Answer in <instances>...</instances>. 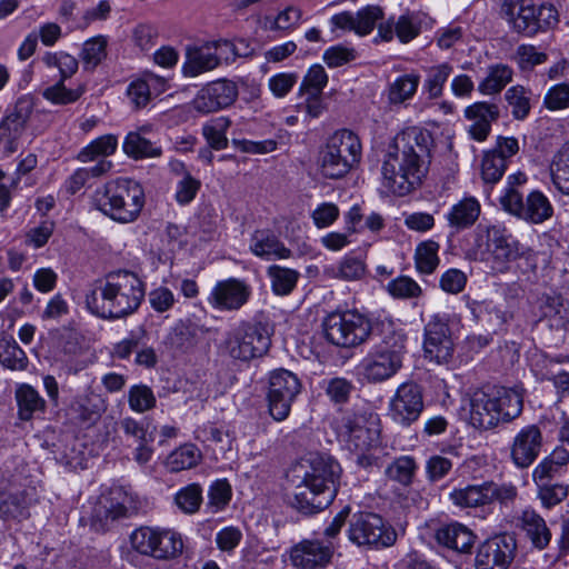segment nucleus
<instances>
[{
    "mask_svg": "<svg viewBox=\"0 0 569 569\" xmlns=\"http://www.w3.org/2000/svg\"><path fill=\"white\" fill-rule=\"evenodd\" d=\"M432 143L430 132L419 127L398 133L382 164L383 186L397 196H406L417 189L428 172Z\"/></svg>",
    "mask_w": 569,
    "mask_h": 569,
    "instance_id": "1",
    "label": "nucleus"
},
{
    "mask_svg": "<svg viewBox=\"0 0 569 569\" xmlns=\"http://www.w3.org/2000/svg\"><path fill=\"white\" fill-rule=\"evenodd\" d=\"M143 298L141 279L134 272L118 270L93 283L86 295V305L98 318L118 320L134 313Z\"/></svg>",
    "mask_w": 569,
    "mask_h": 569,
    "instance_id": "2",
    "label": "nucleus"
},
{
    "mask_svg": "<svg viewBox=\"0 0 569 569\" xmlns=\"http://www.w3.org/2000/svg\"><path fill=\"white\" fill-rule=\"evenodd\" d=\"M340 476L341 467L331 456L310 457L301 481L295 487L291 506L306 516L326 509L337 495Z\"/></svg>",
    "mask_w": 569,
    "mask_h": 569,
    "instance_id": "3",
    "label": "nucleus"
},
{
    "mask_svg": "<svg viewBox=\"0 0 569 569\" xmlns=\"http://www.w3.org/2000/svg\"><path fill=\"white\" fill-rule=\"evenodd\" d=\"M370 351L360 362L363 377L369 382H382L393 377L402 367V359L406 352V335L396 329L392 321H380Z\"/></svg>",
    "mask_w": 569,
    "mask_h": 569,
    "instance_id": "4",
    "label": "nucleus"
},
{
    "mask_svg": "<svg viewBox=\"0 0 569 569\" xmlns=\"http://www.w3.org/2000/svg\"><path fill=\"white\" fill-rule=\"evenodd\" d=\"M142 186L129 178H118L98 188L93 194L96 208L120 223L137 220L144 206Z\"/></svg>",
    "mask_w": 569,
    "mask_h": 569,
    "instance_id": "5",
    "label": "nucleus"
},
{
    "mask_svg": "<svg viewBox=\"0 0 569 569\" xmlns=\"http://www.w3.org/2000/svg\"><path fill=\"white\" fill-rule=\"evenodd\" d=\"M272 332L268 322L241 321L226 332L220 348L233 362L249 363L268 353Z\"/></svg>",
    "mask_w": 569,
    "mask_h": 569,
    "instance_id": "6",
    "label": "nucleus"
},
{
    "mask_svg": "<svg viewBox=\"0 0 569 569\" xmlns=\"http://www.w3.org/2000/svg\"><path fill=\"white\" fill-rule=\"evenodd\" d=\"M475 260L491 264L497 272H505L510 262L521 253L519 242L501 226L478 224L475 232V246L470 250Z\"/></svg>",
    "mask_w": 569,
    "mask_h": 569,
    "instance_id": "7",
    "label": "nucleus"
},
{
    "mask_svg": "<svg viewBox=\"0 0 569 569\" xmlns=\"http://www.w3.org/2000/svg\"><path fill=\"white\" fill-rule=\"evenodd\" d=\"M327 341L340 348H355L373 337L377 325L357 310H336L322 321Z\"/></svg>",
    "mask_w": 569,
    "mask_h": 569,
    "instance_id": "8",
    "label": "nucleus"
},
{
    "mask_svg": "<svg viewBox=\"0 0 569 569\" xmlns=\"http://www.w3.org/2000/svg\"><path fill=\"white\" fill-rule=\"evenodd\" d=\"M349 540L359 546L381 549L392 546L397 532L380 515L368 511L353 513L349 519Z\"/></svg>",
    "mask_w": 569,
    "mask_h": 569,
    "instance_id": "9",
    "label": "nucleus"
},
{
    "mask_svg": "<svg viewBox=\"0 0 569 569\" xmlns=\"http://www.w3.org/2000/svg\"><path fill=\"white\" fill-rule=\"evenodd\" d=\"M132 548L142 556L157 560L174 559L182 553L181 536L170 529L140 527L130 536Z\"/></svg>",
    "mask_w": 569,
    "mask_h": 569,
    "instance_id": "10",
    "label": "nucleus"
},
{
    "mask_svg": "<svg viewBox=\"0 0 569 569\" xmlns=\"http://www.w3.org/2000/svg\"><path fill=\"white\" fill-rule=\"evenodd\" d=\"M300 389V380L293 372L282 368L270 372L268 402L269 412L274 420L282 421L289 416Z\"/></svg>",
    "mask_w": 569,
    "mask_h": 569,
    "instance_id": "11",
    "label": "nucleus"
},
{
    "mask_svg": "<svg viewBox=\"0 0 569 569\" xmlns=\"http://www.w3.org/2000/svg\"><path fill=\"white\" fill-rule=\"evenodd\" d=\"M423 408L421 386L413 381H407L397 388L390 399L388 415L396 423L409 427L419 419Z\"/></svg>",
    "mask_w": 569,
    "mask_h": 569,
    "instance_id": "12",
    "label": "nucleus"
},
{
    "mask_svg": "<svg viewBox=\"0 0 569 569\" xmlns=\"http://www.w3.org/2000/svg\"><path fill=\"white\" fill-rule=\"evenodd\" d=\"M517 555L513 533H501L483 541L475 558L476 569H509Z\"/></svg>",
    "mask_w": 569,
    "mask_h": 569,
    "instance_id": "13",
    "label": "nucleus"
},
{
    "mask_svg": "<svg viewBox=\"0 0 569 569\" xmlns=\"http://www.w3.org/2000/svg\"><path fill=\"white\" fill-rule=\"evenodd\" d=\"M503 209L511 214L532 223H541L552 216V206L548 198L540 191L528 194L526 202L522 196L510 189L501 199Z\"/></svg>",
    "mask_w": 569,
    "mask_h": 569,
    "instance_id": "14",
    "label": "nucleus"
},
{
    "mask_svg": "<svg viewBox=\"0 0 569 569\" xmlns=\"http://www.w3.org/2000/svg\"><path fill=\"white\" fill-rule=\"evenodd\" d=\"M338 433L348 448L353 451L365 452L378 442L379 430L373 420H368L365 415L347 413L342 417L338 427Z\"/></svg>",
    "mask_w": 569,
    "mask_h": 569,
    "instance_id": "15",
    "label": "nucleus"
},
{
    "mask_svg": "<svg viewBox=\"0 0 569 569\" xmlns=\"http://www.w3.org/2000/svg\"><path fill=\"white\" fill-rule=\"evenodd\" d=\"M239 94L236 82L228 79H218L203 86L194 99L192 106L196 111L211 113L226 109L234 103Z\"/></svg>",
    "mask_w": 569,
    "mask_h": 569,
    "instance_id": "16",
    "label": "nucleus"
},
{
    "mask_svg": "<svg viewBox=\"0 0 569 569\" xmlns=\"http://www.w3.org/2000/svg\"><path fill=\"white\" fill-rule=\"evenodd\" d=\"M423 349L426 356L438 363L448 362L452 358L453 342L445 316L435 315L427 323Z\"/></svg>",
    "mask_w": 569,
    "mask_h": 569,
    "instance_id": "17",
    "label": "nucleus"
},
{
    "mask_svg": "<svg viewBox=\"0 0 569 569\" xmlns=\"http://www.w3.org/2000/svg\"><path fill=\"white\" fill-rule=\"evenodd\" d=\"M251 288L243 280L229 278L218 281L212 288L208 303L221 311H237L250 299Z\"/></svg>",
    "mask_w": 569,
    "mask_h": 569,
    "instance_id": "18",
    "label": "nucleus"
},
{
    "mask_svg": "<svg viewBox=\"0 0 569 569\" xmlns=\"http://www.w3.org/2000/svg\"><path fill=\"white\" fill-rule=\"evenodd\" d=\"M32 111V100L21 97L0 121V143L10 152L16 151L17 141L24 132Z\"/></svg>",
    "mask_w": 569,
    "mask_h": 569,
    "instance_id": "19",
    "label": "nucleus"
},
{
    "mask_svg": "<svg viewBox=\"0 0 569 569\" xmlns=\"http://www.w3.org/2000/svg\"><path fill=\"white\" fill-rule=\"evenodd\" d=\"M130 498L121 490H112L99 500L92 516V526L98 531H107L119 519L129 517Z\"/></svg>",
    "mask_w": 569,
    "mask_h": 569,
    "instance_id": "20",
    "label": "nucleus"
},
{
    "mask_svg": "<svg viewBox=\"0 0 569 569\" xmlns=\"http://www.w3.org/2000/svg\"><path fill=\"white\" fill-rule=\"evenodd\" d=\"M542 447V433L536 425L522 428L513 438L511 459L518 468H528L538 458Z\"/></svg>",
    "mask_w": 569,
    "mask_h": 569,
    "instance_id": "21",
    "label": "nucleus"
},
{
    "mask_svg": "<svg viewBox=\"0 0 569 569\" xmlns=\"http://www.w3.org/2000/svg\"><path fill=\"white\" fill-rule=\"evenodd\" d=\"M535 3L531 0H502L500 16L510 29L526 37H533Z\"/></svg>",
    "mask_w": 569,
    "mask_h": 569,
    "instance_id": "22",
    "label": "nucleus"
},
{
    "mask_svg": "<svg viewBox=\"0 0 569 569\" xmlns=\"http://www.w3.org/2000/svg\"><path fill=\"white\" fill-rule=\"evenodd\" d=\"M465 117L471 122L468 132L473 140L485 141L491 131V124L500 117L499 107L487 101H478L465 109Z\"/></svg>",
    "mask_w": 569,
    "mask_h": 569,
    "instance_id": "23",
    "label": "nucleus"
},
{
    "mask_svg": "<svg viewBox=\"0 0 569 569\" xmlns=\"http://www.w3.org/2000/svg\"><path fill=\"white\" fill-rule=\"evenodd\" d=\"M34 501L32 490L0 491V520L20 523L29 519Z\"/></svg>",
    "mask_w": 569,
    "mask_h": 569,
    "instance_id": "24",
    "label": "nucleus"
},
{
    "mask_svg": "<svg viewBox=\"0 0 569 569\" xmlns=\"http://www.w3.org/2000/svg\"><path fill=\"white\" fill-rule=\"evenodd\" d=\"M332 557V550L317 540H303L290 551L291 563L299 569L325 567Z\"/></svg>",
    "mask_w": 569,
    "mask_h": 569,
    "instance_id": "25",
    "label": "nucleus"
},
{
    "mask_svg": "<svg viewBox=\"0 0 569 569\" xmlns=\"http://www.w3.org/2000/svg\"><path fill=\"white\" fill-rule=\"evenodd\" d=\"M488 391L499 413L500 422H510L518 418L523 409V389L521 387H488Z\"/></svg>",
    "mask_w": 569,
    "mask_h": 569,
    "instance_id": "26",
    "label": "nucleus"
},
{
    "mask_svg": "<svg viewBox=\"0 0 569 569\" xmlns=\"http://www.w3.org/2000/svg\"><path fill=\"white\" fill-rule=\"evenodd\" d=\"M516 526L538 550H543L551 540V531L546 520L532 508L523 509L516 517Z\"/></svg>",
    "mask_w": 569,
    "mask_h": 569,
    "instance_id": "27",
    "label": "nucleus"
},
{
    "mask_svg": "<svg viewBox=\"0 0 569 569\" xmlns=\"http://www.w3.org/2000/svg\"><path fill=\"white\" fill-rule=\"evenodd\" d=\"M470 422L473 427L488 430L499 425V413L488 388L476 390L470 397Z\"/></svg>",
    "mask_w": 569,
    "mask_h": 569,
    "instance_id": "28",
    "label": "nucleus"
},
{
    "mask_svg": "<svg viewBox=\"0 0 569 569\" xmlns=\"http://www.w3.org/2000/svg\"><path fill=\"white\" fill-rule=\"evenodd\" d=\"M420 16L411 12L400 16L396 21L390 19L385 23H380L378 27V36L383 41H390L393 34H396L402 43H407L420 33Z\"/></svg>",
    "mask_w": 569,
    "mask_h": 569,
    "instance_id": "29",
    "label": "nucleus"
},
{
    "mask_svg": "<svg viewBox=\"0 0 569 569\" xmlns=\"http://www.w3.org/2000/svg\"><path fill=\"white\" fill-rule=\"evenodd\" d=\"M151 131V126H142L136 131H130L122 144L124 153L136 160L160 157L161 147L148 137Z\"/></svg>",
    "mask_w": 569,
    "mask_h": 569,
    "instance_id": "30",
    "label": "nucleus"
},
{
    "mask_svg": "<svg viewBox=\"0 0 569 569\" xmlns=\"http://www.w3.org/2000/svg\"><path fill=\"white\" fill-rule=\"evenodd\" d=\"M250 250L266 260L288 259L292 256L283 242L269 229L256 230L250 239Z\"/></svg>",
    "mask_w": 569,
    "mask_h": 569,
    "instance_id": "31",
    "label": "nucleus"
},
{
    "mask_svg": "<svg viewBox=\"0 0 569 569\" xmlns=\"http://www.w3.org/2000/svg\"><path fill=\"white\" fill-rule=\"evenodd\" d=\"M326 143L347 160L349 171L360 162L362 146L359 137L353 131L348 129L338 130L329 137Z\"/></svg>",
    "mask_w": 569,
    "mask_h": 569,
    "instance_id": "32",
    "label": "nucleus"
},
{
    "mask_svg": "<svg viewBox=\"0 0 569 569\" xmlns=\"http://www.w3.org/2000/svg\"><path fill=\"white\" fill-rule=\"evenodd\" d=\"M201 332V327L190 318L181 319L169 331L166 343L176 351L187 352L197 345Z\"/></svg>",
    "mask_w": 569,
    "mask_h": 569,
    "instance_id": "33",
    "label": "nucleus"
},
{
    "mask_svg": "<svg viewBox=\"0 0 569 569\" xmlns=\"http://www.w3.org/2000/svg\"><path fill=\"white\" fill-rule=\"evenodd\" d=\"M475 535L466 526L455 522L437 530L436 539L439 543L461 553L471 550Z\"/></svg>",
    "mask_w": 569,
    "mask_h": 569,
    "instance_id": "34",
    "label": "nucleus"
},
{
    "mask_svg": "<svg viewBox=\"0 0 569 569\" xmlns=\"http://www.w3.org/2000/svg\"><path fill=\"white\" fill-rule=\"evenodd\" d=\"M219 64L220 58L211 51V47L208 43L200 48H188L182 71L187 77H197L216 69Z\"/></svg>",
    "mask_w": 569,
    "mask_h": 569,
    "instance_id": "35",
    "label": "nucleus"
},
{
    "mask_svg": "<svg viewBox=\"0 0 569 569\" xmlns=\"http://www.w3.org/2000/svg\"><path fill=\"white\" fill-rule=\"evenodd\" d=\"M18 416L21 420H31L46 410V401L30 385H21L16 390Z\"/></svg>",
    "mask_w": 569,
    "mask_h": 569,
    "instance_id": "36",
    "label": "nucleus"
},
{
    "mask_svg": "<svg viewBox=\"0 0 569 569\" xmlns=\"http://www.w3.org/2000/svg\"><path fill=\"white\" fill-rule=\"evenodd\" d=\"M480 214V203L476 198L468 197L452 206L447 213V220L451 228L462 230L471 227Z\"/></svg>",
    "mask_w": 569,
    "mask_h": 569,
    "instance_id": "37",
    "label": "nucleus"
},
{
    "mask_svg": "<svg viewBox=\"0 0 569 569\" xmlns=\"http://www.w3.org/2000/svg\"><path fill=\"white\" fill-rule=\"evenodd\" d=\"M29 360L13 337L0 335V365L10 370H26Z\"/></svg>",
    "mask_w": 569,
    "mask_h": 569,
    "instance_id": "38",
    "label": "nucleus"
},
{
    "mask_svg": "<svg viewBox=\"0 0 569 569\" xmlns=\"http://www.w3.org/2000/svg\"><path fill=\"white\" fill-rule=\"evenodd\" d=\"M418 470V463L411 456H400L395 458L385 470L386 477L403 487H409L413 482Z\"/></svg>",
    "mask_w": 569,
    "mask_h": 569,
    "instance_id": "39",
    "label": "nucleus"
},
{
    "mask_svg": "<svg viewBox=\"0 0 569 569\" xmlns=\"http://www.w3.org/2000/svg\"><path fill=\"white\" fill-rule=\"evenodd\" d=\"M271 289L277 296L290 295L297 286L300 273L291 268L272 264L267 269Z\"/></svg>",
    "mask_w": 569,
    "mask_h": 569,
    "instance_id": "40",
    "label": "nucleus"
},
{
    "mask_svg": "<svg viewBox=\"0 0 569 569\" xmlns=\"http://www.w3.org/2000/svg\"><path fill=\"white\" fill-rule=\"evenodd\" d=\"M318 164L321 174L328 179H340L350 172L347 168V160L327 143L319 151Z\"/></svg>",
    "mask_w": 569,
    "mask_h": 569,
    "instance_id": "41",
    "label": "nucleus"
},
{
    "mask_svg": "<svg viewBox=\"0 0 569 569\" xmlns=\"http://www.w3.org/2000/svg\"><path fill=\"white\" fill-rule=\"evenodd\" d=\"M512 70L507 64H493L488 68L487 77L479 83L478 90L482 94L499 93L511 80Z\"/></svg>",
    "mask_w": 569,
    "mask_h": 569,
    "instance_id": "42",
    "label": "nucleus"
},
{
    "mask_svg": "<svg viewBox=\"0 0 569 569\" xmlns=\"http://www.w3.org/2000/svg\"><path fill=\"white\" fill-rule=\"evenodd\" d=\"M200 450L191 443L183 445L172 451L167 458V467L171 472L196 467L201 460Z\"/></svg>",
    "mask_w": 569,
    "mask_h": 569,
    "instance_id": "43",
    "label": "nucleus"
},
{
    "mask_svg": "<svg viewBox=\"0 0 569 569\" xmlns=\"http://www.w3.org/2000/svg\"><path fill=\"white\" fill-rule=\"evenodd\" d=\"M486 482L481 485L468 486L463 489H456L450 493L455 505L462 508H473L489 503Z\"/></svg>",
    "mask_w": 569,
    "mask_h": 569,
    "instance_id": "44",
    "label": "nucleus"
},
{
    "mask_svg": "<svg viewBox=\"0 0 569 569\" xmlns=\"http://www.w3.org/2000/svg\"><path fill=\"white\" fill-rule=\"evenodd\" d=\"M420 82L419 74L407 73L397 78L390 86L388 91L389 101L393 104L402 103L411 99L417 92Z\"/></svg>",
    "mask_w": 569,
    "mask_h": 569,
    "instance_id": "45",
    "label": "nucleus"
},
{
    "mask_svg": "<svg viewBox=\"0 0 569 569\" xmlns=\"http://www.w3.org/2000/svg\"><path fill=\"white\" fill-rule=\"evenodd\" d=\"M439 243L433 240L420 242L415 252L416 268L420 273L430 274L439 264Z\"/></svg>",
    "mask_w": 569,
    "mask_h": 569,
    "instance_id": "46",
    "label": "nucleus"
},
{
    "mask_svg": "<svg viewBox=\"0 0 569 569\" xmlns=\"http://www.w3.org/2000/svg\"><path fill=\"white\" fill-rule=\"evenodd\" d=\"M469 309L475 318L483 321H488L491 325V329L497 331L501 329L508 321L509 316L503 310L497 308L491 302L487 301H472L469 303Z\"/></svg>",
    "mask_w": 569,
    "mask_h": 569,
    "instance_id": "47",
    "label": "nucleus"
},
{
    "mask_svg": "<svg viewBox=\"0 0 569 569\" xmlns=\"http://www.w3.org/2000/svg\"><path fill=\"white\" fill-rule=\"evenodd\" d=\"M117 144L118 140L116 136H102L83 148L79 152L78 159L82 162L94 161L98 158L106 159L116 151Z\"/></svg>",
    "mask_w": 569,
    "mask_h": 569,
    "instance_id": "48",
    "label": "nucleus"
},
{
    "mask_svg": "<svg viewBox=\"0 0 569 569\" xmlns=\"http://www.w3.org/2000/svg\"><path fill=\"white\" fill-rule=\"evenodd\" d=\"M231 121L229 118L219 117L204 124L202 133L210 148L216 150H222L228 146V139L226 132L230 127Z\"/></svg>",
    "mask_w": 569,
    "mask_h": 569,
    "instance_id": "49",
    "label": "nucleus"
},
{
    "mask_svg": "<svg viewBox=\"0 0 569 569\" xmlns=\"http://www.w3.org/2000/svg\"><path fill=\"white\" fill-rule=\"evenodd\" d=\"M452 72V66L448 62L430 67L425 80V89L430 98H439L442 94L443 86Z\"/></svg>",
    "mask_w": 569,
    "mask_h": 569,
    "instance_id": "50",
    "label": "nucleus"
},
{
    "mask_svg": "<svg viewBox=\"0 0 569 569\" xmlns=\"http://www.w3.org/2000/svg\"><path fill=\"white\" fill-rule=\"evenodd\" d=\"M106 48L107 39L102 36L86 41L81 51L84 69H94L106 58Z\"/></svg>",
    "mask_w": 569,
    "mask_h": 569,
    "instance_id": "51",
    "label": "nucleus"
},
{
    "mask_svg": "<svg viewBox=\"0 0 569 569\" xmlns=\"http://www.w3.org/2000/svg\"><path fill=\"white\" fill-rule=\"evenodd\" d=\"M128 402L131 410L142 413L156 407V397L146 385H134L129 389Z\"/></svg>",
    "mask_w": 569,
    "mask_h": 569,
    "instance_id": "52",
    "label": "nucleus"
},
{
    "mask_svg": "<svg viewBox=\"0 0 569 569\" xmlns=\"http://www.w3.org/2000/svg\"><path fill=\"white\" fill-rule=\"evenodd\" d=\"M174 501L182 512L194 513L202 502V489L198 483L188 485L176 493Z\"/></svg>",
    "mask_w": 569,
    "mask_h": 569,
    "instance_id": "53",
    "label": "nucleus"
},
{
    "mask_svg": "<svg viewBox=\"0 0 569 569\" xmlns=\"http://www.w3.org/2000/svg\"><path fill=\"white\" fill-rule=\"evenodd\" d=\"M505 98L511 107V113L515 119L523 120L530 112V99L526 89L522 86H515L509 88Z\"/></svg>",
    "mask_w": 569,
    "mask_h": 569,
    "instance_id": "54",
    "label": "nucleus"
},
{
    "mask_svg": "<svg viewBox=\"0 0 569 569\" xmlns=\"http://www.w3.org/2000/svg\"><path fill=\"white\" fill-rule=\"evenodd\" d=\"M540 310L542 317L556 319V327H563L568 322L569 312L560 296H545L541 300Z\"/></svg>",
    "mask_w": 569,
    "mask_h": 569,
    "instance_id": "55",
    "label": "nucleus"
},
{
    "mask_svg": "<svg viewBox=\"0 0 569 569\" xmlns=\"http://www.w3.org/2000/svg\"><path fill=\"white\" fill-rule=\"evenodd\" d=\"M231 499V487L226 479L216 480L209 488L207 507L211 512L222 510Z\"/></svg>",
    "mask_w": 569,
    "mask_h": 569,
    "instance_id": "56",
    "label": "nucleus"
},
{
    "mask_svg": "<svg viewBox=\"0 0 569 569\" xmlns=\"http://www.w3.org/2000/svg\"><path fill=\"white\" fill-rule=\"evenodd\" d=\"M507 169V162L497 153L487 151L481 163L482 179L487 183H496L503 176Z\"/></svg>",
    "mask_w": 569,
    "mask_h": 569,
    "instance_id": "57",
    "label": "nucleus"
},
{
    "mask_svg": "<svg viewBox=\"0 0 569 569\" xmlns=\"http://www.w3.org/2000/svg\"><path fill=\"white\" fill-rule=\"evenodd\" d=\"M538 487V497L543 507L550 509L560 503L568 496L569 487L558 482H540Z\"/></svg>",
    "mask_w": 569,
    "mask_h": 569,
    "instance_id": "58",
    "label": "nucleus"
},
{
    "mask_svg": "<svg viewBox=\"0 0 569 569\" xmlns=\"http://www.w3.org/2000/svg\"><path fill=\"white\" fill-rule=\"evenodd\" d=\"M387 289L392 297L399 299L418 298L422 293L420 286L407 276L393 279L388 283Z\"/></svg>",
    "mask_w": 569,
    "mask_h": 569,
    "instance_id": "59",
    "label": "nucleus"
},
{
    "mask_svg": "<svg viewBox=\"0 0 569 569\" xmlns=\"http://www.w3.org/2000/svg\"><path fill=\"white\" fill-rule=\"evenodd\" d=\"M328 76L320 64H313L308 70L300 86V93H321L327 86Z\"/></svg>",
    "mask_w": 569,
    "mask_h": 569,
    "instance_id": "60",
    "label": "nucleus"
},
{
    "mask_svg": "<svg viewBox=\"0 0 569 569\" xmlns=\"http://www.w3.org/2000/svg\"><path fill=\"white\" fill-rule=\"evenodd\" d=\"M366 271L365 262L353 256H346L337 269H332L333 276L343 280L360 279Z\"/></svg>",
    "mask_w": 569,
    "mask_h": 569,
    "instance_id": "61",
    "label": "nucleus"
},
{
    "mask_svg": "<svg viewBox=\"0 0 569 569\" xmlns=\"http://www.w3.org/2000/svg\"><path fill=\"white\" fill-rule=\"evenodd\" d=\"M548 56L537 51L532 44H521L516 50V61L521 70H531L536 66L545 63Z\"/></svg>",
    "mask_w": 569,
    "mask_h": 569,
    "instance_id": "62",
    "label": "nucleus"
},
{
    "mask_svg": "<svg viewBox=\"0 0 569 569\" xmlns=\"http://www.w3.org/2000/svg\"><path fill=\"white\" fill-rule=\"evenodd\" d=\"M551 177L557 189L569 194V159L557 152L551 164Z\"/></svg>",
    "mask_w": 569,
    "mask_h": 569,
    "instance_id": "63",
    "label": "nucleus"
},
{
    "mask_svg": "<svg viewBox=\"0 0 569 569\" xmlns=\"http://www.w3.org/2000/svg\"><path fill=\"white\" fill-rule=\"evenodd\" d=\"M382 17V11L379 7L370 6L360 10L355 14L356 23L355 31L360 36L369 34L376 22Z\"/></svg>",
    "mask_w": 569,
    "mask_h": 569,
    "instance_id": "64",
    "label": "nucleus"
}]
</instances>
